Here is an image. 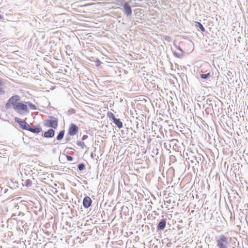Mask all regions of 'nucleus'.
Wrapping results in <instances>:
<instances>
[{"mask_svg": "<svg viewBox=\"0 0 248 248\" xmlns=\"http://www.w3.org/2000/svg\"><path fill=\"white\" fill-rule=\"evenodd\" d=\"M217 246L219 248H228L229 242L228 238L224 235H220L217 240Z\"/></svg>", "mask_w": 248, "mask_h": 248, "instance_id": "obj_1", "label": "nucleus"}, {"mask_svg": "<svg viewBox=\"0 0 248 248\" xmlns=\"http://www.w3.org/2000/svg\"><path fill=\"white\" fill-rule=\"evenodd\" d=\"M13 108L20 114H23L25 112H29L27 105L22 103L18 102L17 104H16Z\"/></svg>", "mask_w": 248, "mask_h": 248, "instance_id": "obj_2", "label": "nucleus"}, {"mask_svg": "<svg viewBox=\"0 0 248 248\" xmlns=\"http://www.w3.org/2000/svg\"><path fill=\"white\" fill-rule=\"evenodd\" d=\"M44 124L46 127L56 128L58 126V121L57 118L51 117V119L45 120Z\"/></svg>", "mask_w": 248, "mask_h": 248, "instance_id": "obj_3", "label": "nucleus"}, {"mask_svg": "<svg viewBox=\"0 0 248 248\" xmlns=\"http://www.w3.org/2000/svg\"><path fill=\"white\" fill-rule=\"evenodd\" d=\"M20 100V97L18 95H15L11 97L8 100L6 104V108H9L11 105H13V107L16 106L18 102V101Z\"/></svg>", "mask_w": 248, "mask_h": 248, "instance_id": "obj_4", "label": "nucleus"}, {"mask_svg": "<svg viewBox=\"0 0 248 248\" xmlns=\"http://www.w3.org/2000/svg\"><path fill=\"white\" fill-rule=\"evenodd\" d=\"M78 127L74 124H71L70 125L69 130H68V134L70 136H74L75 135L78 131Z\"/></svg>", "mask_w": 248, "mask_h": 248, "instance_id": "obj_5", "label": "nucleus"}, {"mask_svg": "<svg viewBox=\"0 0 248 248\" xmlns=\"http://www.w3.org/2000/svg\"><path fill=\"white\" fill-rule=\"evenodd\" d=\"M124 13L127 15V16H131L132 14V9L127 2L124 4Z\"/></svg>", "mask_w": 248, "mask_h": 248, "instance_id": "obj_6", "label": "nucleus"}, {"mask_svg": "<svg viewBox=\"0 0 248 248\" xmlns=\"http://www.w3.org/2000/svg\"><path fill=\"white\" fill-rule=\"evenodd\" d=\"M92 202V200L91 199V198L89 197H88V196L85 197L84 198L83 201V206L85 208H88L91 206Z\"/></svg>", "mask_w": 248, "mask_h": 248, "instance_id": "obj_7", "label": "nucleus"}, {"mask_svg": "<svg viewBox=\"0 0 248 248\" xmlns=\"http://www.w3.org/2000/svg\"><path fill=\"white\" fill-rule=\"evenodd\" d=\"M111 115L112 116V119L113 120L114 123L117 126L118 128H122L123 127V123L120 121V120L119 119L116 118L113 113H111Z\"/></svg>", "mask_w": 248, "mask_h": 248, "instance_id": "obj_8", "label": "nucleus"}, {"mask_svg": "<svg viewBox=\"0 0 248 248\" xmlns=\"http://www.w3.org/2000/svg\"><path fill=\"white\" fill-rule=\"evenodd\" d=\"M55 133V131L53 129H49L47 131L45 132L44 137L45 138H52L54 136Z\"/></svg>", "mask_w": 248, "mask_h": 248, "instance_id": "obj_9", "label": "nucleus"}, {"mask_svg": "<svg viewBox=\"0 0 248 248\" xmlns=\"http://www.w3.org/2000/svg\"><path fill=\"white\" fill-rule=\"evenodd\" d=\"M17 122L20 124L21 128L23 129L28 130L30 127V125L26 122L19 120H17Z\"/></svg>", "mask_w": 248, "mask_h": 248, "instance_id": "obj_10", "label": "nucleus"}, {"mask_svg": "<svg viewBox=\"0 0 248 248\" xmlns=\"http://www.w3.org/2000/svg\"><path fill=\"white\" fill-rule=\"evenodd\" d=\"M166 222L165 219H162L157 226L158 230H163L166 226Z\"/></svg>", "mask_w": 248, "mask_h": 248, "instance_id": "obj_11", "label": "nucleus"}, {"mask_svg": "<svg viewBox=\"0 0 248 248\" xmlns=\"http://www.w3.org/2000/svg\"><path fill=\"white\" fill-rule=\"evenodd\" d=\"M28 131H30L34 133H38L40 132V129L37 127L31 128L30 126L29 128L28 129Z\"/></svg>", "mask_w": 248, "mask_h": 248, "instance_id": "obj_12", "label": "nucleus"}, {"mask_svg": "<svg viewBox=\"0 0 248 248\" xmlns=\"http://www.w3.org/2000/svg\"><path fill=\"white\" fill-rule=\"evenodd\" d=\"M178 52H174L173 53H174V55L176 56L178 58H180V57H181L183 55V50L181 48H180V47L178 48Z\"/></svg>", "mask_w": 248, "mask_h": 248, "instance_id": "obj_13", "label": "nucleus"}, {"mask_svg": "<svg viewBox=\"0 0 248 248\" xmlns=\"http://www.w3.org/2000/svg\"><path fill=\"white\" fill-rule=\"evenodd\" d=\"M195 26L197 28H200L202 31H205V30L204 28L203 27V26H202V25L199 22H196Z\"/></svg>", "mask_w": 248, "mask_h": 248, "instance_id": "obj_14", "label": "nucleus"}, {"mask_svg": "<svg viewBox=\"0 0 248 248\" xmlns=\"http://www.w3.org/2000/svg\"><path fill=\"white\" fill-rule=\"evenodd\" d=\"M64 131H61L57 137V140H61L64 136Z\"/></svg>", "mask_w": 248, "mask_h": 248, "instance_id": "obj_15", "label": "nucleus"}, {"mask_svg": "<svg viewBox=\"0 0 248 248\" xmlns=\"http://www.w3.org/2000/svg\"><path fill=\"white\" fill-rule=\"evenodd\" d=\"M26 103L28 104V105L30 107V108L31 109H32L33 110H35L36 109V106L34 104H32L30 102H28Z\"/></svg>", "mask_w": 248, "mask_h": 248, "instance_id": "obj_16", "label": "nucleus"}, {"mask_svg": "<svg viewBox=\"0 0 248 248\" xmlns=\"http://www.w3.org/2000/svg\"><path fill=\"white\" fill-rule=\"evenodd\" d=\"M32 185V182L30 179H27L25 181V186H31Z\"/></svg>", "mask_w": 248, "mask_h": 248, "instance_id": "obj_17", "label": "nucleus"}, {"mask_svg": "<svg viewBox=\"0 0 248 248\" xmlns=\"http://www.w3.org/2000/svg\"><path fill=\"white\" fill-rule=\"evenodd\" d=\"M85 169V165L84 164L81 163L78 165V169L79 170H82Z\"/></svg>", "mask_w": 248, "mask_h": 248, "instance_id": "obj_18", "label": "nucleus"}, {"mask_svg": "<svg viewBox=\"0 0 248 248\" xmlns=\"http://www.w3.org/2000/svg\"><path fill=\"white\" fill-rule=\"evenodd\" d=\"M78 145L80 146L82 149H84L85 145L83 141H78Z\"/></svg>", "mask_w": 248, "mask_h": 248, "instance_id": "obj_19", "label": "nucleus"}, {"mask_svg": "<svg viewBox=\"0 0 248 248\" xmlns=\"http://www.w3.org/2000/svg\"><path fill=\"white\" fill-rule=\"evenodd\" d=\"M210 75L209 73L207 74H202L201 75V77L203 79H206L208 78V77Z\"/></svg>", "mask_w": 248, "mask_h": 248, "instance_id": "obj_20", "label": "nucleus"}, {"mask_svg": "<svg viewBox=\"0 0 248 248\" xmlns=\"http://www.w3.org/2000/svg\"><path fill=\"white\" fill-rule=\"evenodd\" d=\"M66 158L68 161H71L73 160V157L70 155H67Z\"/></svg>", "mask_w": 248, "mask_h": 248, "instance_id": "obj_21", "label": "nucleus"}, {"mask_svg": "<svg viewBox=\"0 0 248 248\" xmlns=\"http://www.w3.org/2000/svg\"><path fill=\"white\" fill-rule=\"evenodd\" d=\"M101 63V62H100L99 60H97V61H95V65L97 67L100 65Z\"/></svg>", "mask_w": 248, "mask_h": 248, "instance_id": "obj_22", "label": "nucleus"}, {"mask_svg": "<svg viewBox=\"0 0 248 248\" xmlns=\"http://www.w3.org/2000/svg\"><path fill=\"white\" fill-rule=\"evenodd\" d=\"M88 138V136L87 135H83L82 138V140H85L86 139H87Z\"/></svg>", "mask_w": 248, "mask_h": 248, "instance_id": "obj_23", "label": "nucleus"}, {"mask_svg": "<svg viewBox=\"0 0 248 248\" xmlns=\"http://www.w3.org/2000/svg\"><path fill=\"white\" fill-rule=\"evenodd\" d=\"M4 84V82L3 81V80L0 78V85H3Z\"/></svg>", "mask_w": 248, "mask_h": 248, "instance_id": "obj_24", "label": "nucleus"}, {"mask_svg": "<svg viewBox=\"0 0 248 248\" xmlns=\"http://www.w3.org/2000/svg\"><path fill=\"white\" fill-rule=\"evenodd\" d=\"M111 113H110V114H109V118H112V116L111 115Z\"/></svg>", "mask_w": 248, "mask_h": 248, "instance_id": "obj_25", "label": "nucleus"}, {"mask_svg": "<svg viewBox=\"0 0 248 248\" xmlns=\"http://www.w3.org/2000/svg\"><path fill=\"white\" fill-rule=\"evenodd\" d=\"M2 16L1 15H0V19H2Z\"/></svg>", "mask_w": 248, "mask_h": 248, "instance_id": "obj_26", "label": "nucleus"}]
</instances>
